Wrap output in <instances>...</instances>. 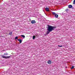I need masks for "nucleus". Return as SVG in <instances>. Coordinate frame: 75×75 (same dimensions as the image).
Instances as JSON below:
<instances>
[{"label": "nucleus", "mask_w": 75, "mask_h": 75, "mask_svg": "<svg viewBox=\"0 0 75 75\" xmlns=\"http://www.w3.org/2000/svg\"><path fill=\"white\" fill-rule=\"evenodd\" d=\"M45 9L46 11H49V8L47 7L45 8Z\"/></svg>", "instance_id": "obj_5"}, {"label": "nucleus", "mask_w": 75, "mask_h": 75, "mask_svg": "<svg viewBox=\"0 0 75 75\" xmlns=\"http://www.w3.org/2000/svg\"><path fill=\"white\" fill-rule=\"evenodd\" d=\"M35 36H33V40H34V39H35Z\"/></svg>", "instance_id": "obj_13"}, {"label": "nucleus", "mask_w": 75, "mask_h": 75, "mask_svg": "<svg viewBox=\"0 0 75 75\" xmlns=\"http://www.w3.org/2000/svg\"><path fill=\"white\" fill-rule=\"evenodd\" d=\"M55 30V27L52 26L51 25H49L48 26V28L47 29V30L49 31L52 32L53 30Z\"/></svg>", "instance_id": "obj_1"}, {"label": "nucleus", "mask_w": 75, "mask_h": 75, "mask_svg": "<svg viewBox=\"0 0 75 75\" xmlns=\"http://www.w3.org/2000/svg\"><path fill=\"white\" fill-rule=\"evenodd\" d=\"M21 36L22 37H23V38H25V36H24V35H21Z\"/></svg>", "instance_id": "obj_12"}, {"label": "nucleus", "mask_w": 75, "mask_h": 75, "mask_svg": "<svg viewBox=\"0 0 75 75\" xmlns=\"http://www.w3.org/2000/svg\"><path fill=\"white\" fill-rule=\"evenodd\" d=\"M50 32H51V31H47V33H46V34H49Z\"/></svg>", "instance_id": "obj_9"}, {"label": "nucleus", "mask_w": 75, "mask_h": 75, "mask_svg": "<svg viewBox=\"0 0 75 75\" xmlns=\"http://www.w3.org/2000/svg\"><path fill=\"white\" fill-rule=\"evenodd\" d=\"M12 34V32H10L9 34V35H11Z\"/></svg>", "instance_id": "obj_11"}, {"label": "nucleus", "mask_w": 75, "mask_h": 75, "mask_svg": "<svg viewBox=\"0 0 75 75\" xmlns=\"http://www.w3.org/2000/svg\"><path fill=\"white\" fill-rule=\"evenodd\" d=\"M73 4H75V0H74V1Z\"/></svg>", "instance_id": "obj_14"}, {"label": "nucleus", "mask_w": 75, "mask_h": 75, "mask_svg": "<svg viewBox=\"0 0 75 75\" xmlns=\"http://www.w3.org/2000/svg\"><path fill=\"white\" fill-rule=\"evenodd\" d=\"M52 14H53V15H54V16H55V17H56V18H58V15L56 14L55 13L52 12Z\"/></svg>", "instance_id": "obj_2"}, {"label": "nucleus", "mask_w": 75, "mask_h": 75, "mask_svg": "<svg viewBox=\"0 0 75 75\" xmlns=\"http://www.w3.org/2000/svg\"><path fill=\"white\" fill-rule=\"evenodd\" d=\"M58 47H62V45H58Z\"/></svg>", "instance_id": "obj_17"}, {"label": "nucleus", "mask_w": 75, "mask_h": 75, "mask_svg": "<svg viewBox=\"0 0 75 75\" xmlns=\"http://www.w3.org/2000/svg\"><path fill=\"white\" fill-rule=\"evenodd\" d=\"M72 6L71 5H69V8H72Z\"/></svg>", "instance_id": "obj_8"}, {"label": "nucleus", "mask_w": 75, "mask_h": 75, "mask_svg": "<svg viewBox=\"0 0 75 75\" xmlns=\"http://www.w3.org/2000/svg\"><path fill=\"white\" fill-rule=\"evenodd\" d=\"M74 68V66H72L71 68V69H73V68Z\"/></svg>", "instance_id": "obj_16"}, {"label": "nucleus", "mask_w": 75, "mask_h": 75, "mask_svg": "<svg viewBox=\"0 0 75 75\" xmlns=\"http://www.w3.org/2000/svg\"><path fill=\"white\" fill-rule=\"evenodd\" d=\"M2 58H5L6 59H7L8 58H10V56H2Z\"/></svg>", "instance_id": "obj_3"}, {"label": "nucleus", "mask_w": 75, "mask_h": 75, "mask_svg": "<svg viewBox=\"0 0 75 75\" xmlns=\"http://www.w3.org/2000/svg\"><path fill=\"white\" fill-rule=\"evenodd\" d=\"M51 61H50V60H49L48 62H47V63L48 64H51Z\"/></svg>", "instance_id": "obj_6"}, {"label": "nucleus", "mask_w": 75, "mask_h": 75, "mask_svg": "<svg viewBox=\"0 0 75 75\" xmlns=\"http://www.w3.org/2000/svg\"><path fill=\"white\" fill-rule=\"evenodd\" d=\"M35 23H36V22H35V20H33L31 21V23L32 24H35Z\"/></svg>", "instance_id": "obj_4"}, {"label": "nucleus", "mask_w": 75, "mask_h": 75, "mask_svg": "<svg viewBox=\"0 0 75 75\" xmlns=\"http://www.w3.org/2000/svg\"><path fill=\"white\" fill-rule=\"evenodd\" d=\"M18 41H19L20 42V44H21V42H22V40H21V39H18Z\"/></svg>", "instance_id": "obj_7"}, {"label": "nucleus", "mask_w": 75, "mask_h": 75, "mask_svg": "<svg viewBox=\"0 0 75 75\" xmlns=\"http://www.w3.org/2000/svg\"><path fill=\"white\" fill-rule=\"evenodd\" d=\"M4 55H8V53H5L4 54Z\"/></svg>", "instance_id": "obj_10"}, {"label": "nucleus", "mask_w": 75, "mask_h": 75, "mask_svg": "<svg viewBox=\"0 0 75 75\" xmlns=\"http://www.w3.org/2000/svg\"><path fill=\"white\" fill-rule=\"evenodd\" d=\"M18 38V36H17L15 38V40H17Z\"/></svg>", "instance_id": "obj_15"}]
</instances>
